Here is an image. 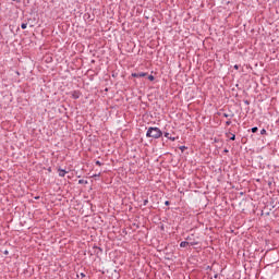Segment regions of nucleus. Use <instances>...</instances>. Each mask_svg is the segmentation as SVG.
Masks as SVG:
<instances>
[{
  "label": "nucleus",
  "mask_w": 279,
  "mask_h": 279,
  "mask_svg": "<svg viewBox=\"0 0 279 279\" xmlns=\"http://www.w3.org/2000/svg\"><path fill=\"white\" fill-rule=\"evenodd\" d=\"M147 204H149V199H144L143 206H147Z\"/></svg>",
  "instance_id": "ddd939ff"
},
{
  "label": "nucleus",
  "mask_w": 279,
  "mask_h": 279,
  "mask_svg": "<svg viewBox=\"0 0 279 279\" xmlns=\"http://www.w3.org/2000/svg\"><path fill=\"white\" fill-rule=\"evenodd\" d=\"M21 28H22V29H27V23H22V24H21Z\"/></svg>",
  "instance_id": "9b49d317"
},
{
  "label": "nucleus",
  "mask_w": 279,
  "mask_h": 279,
  "mask_svg": "<svg viewBox=\"0 0 279 279\" xmlns=\"http://www.w3.org/2000/svg\"><path fill=\"white\" fill-rule=\"evenodd\" d=\"M186 240H187V241H190V240H191V238H187Z\"/></svg>",
  "instance_id": "bb28decb"
},
{
  "label": "nucleus",
  "mask_w": 279,
  "mask_h": 279,
  "mask_svg": "<svg viewBox=\"0 0 279 279\" xmlns=\"http://www.w3.org/2000/svg\"><path fill=\"white\" fill-rule=\"evenodd\" d=\"M198 243L197 242H189V245H197Z\"/></svg>",
  "instance_id": "a211bd4d"
},
{
  "label": "nucleus",
  "mask_w": 279,
  "mask_h": 279,
  "mask_svg": "<svg viewBox=\"0 0 279 279\" xmlns=\"http://www.w3.org/2000/svg\"><path fill=\"white\" fill-rule=\"evenodd\" d=\"M222 117H225V119H228V117H230V114L223 113Z\"/></svg>",
  "instance_id": "aec40b11"
},
{
  "label": "nucleus",
  "mask_w": 279,
  "mask_h": 279,
  "mask_svg": "<svg viewBox=\"0 0 279 279\" xmlns=\"http://www.w3.org/2000/svg\"><path fill=\"white\" fill-rule=\"evenodd\" d=\"M165 206H171V202L166 201V202H165Z\"/></svg>",
  "instance_id": "f3484780"
},
{
  "label": "nucleus",
  "mask_w": 279,
  "mask_h": 279,
  "mask_svg": "<svg viewBox=\"0 0 279 279\" xmlns=\"http://www.w3.org/2000/svg\"><path fill=\"white\" fill-rule=\"evenodd\" d=\"M148 80H149V82H154V80H156V77H154V75H148Z\"/></svg>",
  "instance_id": "f8f14e48"
},
{
  "label": "nucleus",
  "mask_w": 279,
  "mask_h": 279,
  "mask_svg": "<svg viewBox=\"0 0 279 279\" xmlns=\"http://www.w3.org/2000/svg\"><path fill=\"white\" fill-rule=\"evenodd\" d=\"M132 77H147V72L132 73Z\"/></svg>",
  "instance_id": "f03ea898"
},
{
  "label": "nucleus",
  "mask_w": 279,
  "mask_h": 279,
  "mask_svg": "<svg viewBox=\"0 0 279 279\" xmlns=\"http://www.w3.org/2000/svg\"><path fill=\"white\" fill-rule=\"evenodd\" d=\"M163 136H165L166 138H168L169 141H172V142L175 141V137H171V135H169V133H167V132L163 134Z\"/></svg>",
  "instance_id": "423d86ee"
},
{
  "label": "nucleus",
  "mask_w": 279,
  "mask_h": 279,
  "mask_svg": "<svg viewBox=\"0 0 279 279\" xmlns=\"http://www.w3.org/2000/svg\"><path fill=\"white\" fill-rule=\"evenodd\" d=\"M58 172H59L60 178H64V175H66V173H68L66 170L61 169V168L58 169Z\"/></svg>",
  "instance_id": "39448f33"
},
{
  "label": "nucleus",
  "mask_w": 279,
  "mask_h": 279,
  "mask_svg": "<svg viewBox=\"0 0 279 279\" xmlns=\"http://www.w3.org/2000/svg\"><path fill=\"white\" fill-rule=\"evenodd\" d=\"M82 93H80V90L72 92V99H80Z\"/></svg>",
  "instance_id": "20e7f679"
},
{
  "label": "nucleus",
  "mask_w": 279,
  "mask_h": 279,
  "mask_svg": "<svg viewBox=\"0 0 279 279\" xmlns=\"http://www.w3.org/2000/svg\"><path fill=\"white\" fill-rule=\"evenodd\" d=\"M78 184H88V181L84 180V179H81V180H78Z\"/></svg>",
  "instance_id": "1a4fd4ad"
},
{
  "label": "nucleus",
  "mask_w": 279,
  "mask_h": 279,
  "mask_svg": "<svg viewBox=\"0 0 279 279\" xmlns=\"http://www.w3.org/2000/svg\"><path fill=\"white\" fill-rule=\"evenodd\" d=\"M223 151H225V154H228V151H229V150H228V148H225V150H223Z\"/></svg>",
  "instance_id": "a878e982"
},
{
  "label": "nucleus",
  "mask_w": 279,
  "mask_h": 279,
  "mask_svg": "<svg viewBox=\"0 0 279 279\" xmlns=\"http://www.w3.org/2000/svg\"><path fill=\"white\" fill-rule=\"evenodd\" d=\"M161 136H162V131L158 126H150L146 132L147 138L158 140V138H161Z\"/></svg>",
  "instance_id": "f257e3e1"
},
{
  "label": "nucleus",
  "mask_w": 279,
  "mask_h": 279,
  "mask_svg": "<svg viewBox=\"0 0 279 279\" xmlns=\"http://www.w3.org/2000/svg\"><path fill=\"white\" fill-rule=\"evenodd\" d=\"M80 276H81V278H86V274H84V272H81Z\"/></svg>",
  "instance_id": "6ab92c4d"
},
{
  "label": "nucleus",
  "mask_w": 279,
  "mask_h": 279,
  "mask_svg": "<svg viewBox=\"0 0 279 279\" xmlns=\"http://www.w3.org/2000/svg\"><path fill=\"white\" fill-rule=\"evenodd\" d=\"M94 254L96 256H100V254H104V248L98 247V246H94Z\"/></svg>",
  "instance_id": "7ed1b4c3"
},
{
  "label": "nucleus",
  "mask_w": 279,
  "mask_h": 279,
  "mask_svg": "<svg viewBox=\"0 0 279 279\" xmlns=\"http://www.w3.org/2000/svg\"><path fill=\"white\" fill-rule=\"evenodd\" d=\"M4 254H5V256H8V255L10 254V252H8V251H4Z\"/></svg>",
  "instance_id": "b1692460"
},
{
  "label": "nucleus",
  "mask_w": 279,
  "mask_h": 279,
  "mask_svg": "<svg viewBox=\"0 0 279 279\" xmlns=\"http://www.w3.org/2000/svg\"><path fill=\"white\" fill-rule=\"evenodd\" d=\"M186 245H189V242L187 241H182L180 243V247H186Z\"/></svg>",
  "instance_id": "0eeeda50"
},
{
  "label": "nucleus",
  "mask_w": 279,
  "mask_h": 279,
  "mask_svg": "<svg viewBox=\"0 0 279 279\" xmlns=\"http://www.w3.org/2000/svg\"><path fill=\"white\" fill-rule=\"evenodd\" d=\"M245 106H250V100H244Z\"/></svg>",
  "instance_id": "5701e85b"
},
{
  "label": "nucleus",
  "mask_w": 279,
  "mask_h": 279,
  "mask_svg": "<svg viewBox=\"0 0 279 279\" xmlns=\"http://www.w3.org/2000/svg\"><path fill=\"white\" fill-rule=\"evenodd\" d=\"M95 165L97 166V167H101V161H99V160H97L96 162H95Z\"/></svg>",
  "instance_id": "4468645a"
},
{
  "label": "nucleus",
  "mask_w": 279,
  "mask_h": 279,
  "mask_svg": "<svg viewBox=\"0 0 279 279\" xmlns=\"http://www.w3.org/2000/svg\"><path fill=\"white\" fill-rule=\"evenodd\" d=\"M226 125H232V121H230V120L227 121V122H226Z\"/></svg>",
  "instance_id": "412c9836"
},
{
  "label": "nucleus",
  "mask_w": 279,
  "mask_h": 279,
  "mask_svg": "<svg viewBox=\"0 0 279 279\" xmlns=\"http://www.w3.org/2000/svg\"><path fill=\"white\" fill-rule=\"evenodd\" d=\"M251 132H252L253 134H256V132H258V126L252 128V129H251Z\"/></svg>",
  "instance_id": "6e6552de"
},
{
  "label": "nucleus",
  "mask_w": 279,
  "mask_h": 279,
  "mask_svg": "<svg viewBox=\"0 0 279 279\" xmlns=\"http://www.w3.org/2000/svg\"><path fill=\"white\" fill-rule=\"evenodd\" d=\"M214 278H215V279L219 278V275H218V274H216V275L214 276Z\"/></svg>",
  "instance_id": "393cba45"
},
{
  "label": "nucleus",
  "mask_w": 279,
  "mask_h": 279,
  "mask_svg": "<svg viewBox=\"0 0 279 279\" xmlns=\"http://www.w3.org/2000/svg\"><path fill=\"white\" fill-rule=\"evenodd\" d=\"M230 134H231L230 141H236V135L234 133H230Z\"/></svg>",
  "instance_id": "9d476101"
},
{
  "label": "nucleus",
  "mask_w": 279,
  "mask_h": 279,
  "mask_svg": "<svg viewBox=\"0 0 279 279\" xmlns=\"http://www.w3.org/2000/svg\"><path fill=\"white\" fill-rule=\"evenodd\" d=\"M179 149H180L181 151H184V150L186 149V146H180Z\"/></svg>",
  "instance_id": "dca6fc26"
},
{
  "label": "nucleus",
  "mask_w": 279,
  "mask_h": 279,
  "mask_svg": "<svg viewBox=\"0 0 279 279\" xmlns=\"http://www.w3.org/2000/svg\"><path fill=\"white\" fill-rule=\"evenodd\" d=\"M233 69H235V71H239V64H235Z\"/></svg>",
  "instance_id": "4be33fe9"
},
{
  "label": "nucleus",
  "mask_w": 279,
  "mask_h": 279,
  "mask_svg": "<svg viewBox=\"0 0 279 279\" xmlns=\"http://www.w3.org/2000/svg\"><path fill=\"white\" fill-rule=\"evenodd\" d=\"M260 134H262V135L267 134V130L263 129V130L260 131Z\"/></svg>",
  "instance_id": "2eb2a0df"
}]
</instances>
